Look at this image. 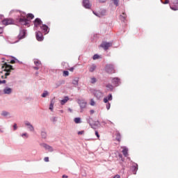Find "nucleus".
I'll list each match as a JSON object with an SVG mask.
<instances>
[{
	"mask_svg": "<svg viewBox=\"0 0 178 178\" xmlns=\"http://www.w3.org/2000/svg\"><path fill=\"white\" fill-rule=\"evenodd\" d=\"M0 84H1V79H0Z\"/></svg>",
	"mask_w": 178,
	"mask_h": 178,
	"instance_id": "69168bd1",
	"label": "nucleus"
},
{
	"mask_svg": "<svg viewBox=\"0 0 178 178\" xmlns=\"http://www.w3.org/2000/svg\"><path fill=\"white\" fill-rule=\"evenodd\" d=\"M68 99H69V97H65L63 99L60 101L61 105H65V104L67 102Z\"/></svg>",
	"mask_w": 178,
	"mask_h": 178,
	"instance_id": "b1692460",
	"label": "nucleus"
},
{
	"mask_svg": "<svg viewBox=\"0 0 178 178\" xmlns=\"http://www.w3.org/2000/svg\"><path fill=\"white\" fill-rule=\"evenodd\" d=\"M34 64L35 65V67H33V69H35V70H39L40 67L41 66V61L34 59Z\"/></svg>",
	"mask_w": 178,
	"mask_h": 178,
	"instance_id": "f8f14e48",
	"label": "nucleus"
},
{
	"mask_svg": "<svg viewBox=\"0 0 178 178\" xmlns=\"http://www.w3.org/2000/svg\"><path fill=\"white\" fill-rule=\"evenodd\" d=\"M6 80L1 81V84H6Z\"/></svg>",
	"mask_w": 178,
	"mask_h": 178,
	"instance_id": "864d4df0",
	"label": "nucleus"
},
{
	"mask_svg": "<svg viewBox=\"0 0 178 178\" xmlns=\"http://www.w3.org/2000/svg\"><path fill=\"white\" fill-rule=\"evenodd\" d=\"M26 19H31V20H33V19H34V15H33L32 13H29L26 16Z\"/></svg>",
	"mask_w": 178,
	"mask_h": 178,
	"instance_id": "c85d7f7f",
	"label": "nucleus"
},
{
	"mask_svg": "<svg viewBox=\"0 0 178 178\" xmlns=\"http://www.w3.org/2000/svg\"><path fill=\"white\" fill-rule=\"evenodd\" d=\"M0 19H3V15H0Z\"/></svg>",
	"mask_w": 178,
	"mask_h": 178,
	"instance_id": "13d9d810",
	"label": "nucleus"
},
{
	"mask_svg": "<svg viewBox=\"0 0 178 178\" xmlns=\"http://www.w3.org/2000/svg\"><path fill=\"white\" fill-rule=\"evenodd\" d=\"M106 108L108 110H109L111 108V104L108 103V104L106 105Z\"/></svg>",
	"mask_w": 178,
	"mask_h": 178,
	"instance_id": "09e8293b",
	"label": "nucleus"
},
{
	"mask_svg": "<svg viewBox=\"0 0 178 178\" xmlns=\"http://www.w3.org/2000/svg\"><path fill=\"white\" fill-rule=\"evenodd\" d=\"M93 60H97V59H101V56L98 54H95L92 57Z\"/></svg>",
	"mask_w": 178,
	"mask_h": 178,
	"instance_id": "c756f323",
	"label": "nucleus"
},
{
	"mask_svg": "<svg viewBox=\"0 0 178 178\" xmlns=\"http://www.w3.org/2000/svg\"><path fill=\"white\" fill-rule=\"evenodd\" d=\"M99 2H102V3L106 2V0H99Z\"/></svg>",
	"mask_w": 178,
	"mask_h": 178,
	"instance_id": "5fc2aeb1",
	"label": "nucleus"
},
{
	"mask_svg": "<svg viewBox=\"0 0 178 178\" xmlns=\"http://www.w3.org/2000/svg\"><path fill=\"white\" fill-rule=\"evenodd\" d=\"M2 69H3L4 72H6L5 73V79H7L8 76H10V72H12V70H15L13 66L8 65L6 63L2 66Z\"/></svg>",
	"mask_w": 178,
	"mask_h": 178,
	"instance_id": "f257e3e1",
	"label": "nucleus"
},
{
	"mask_svg": "<svg viewBox=\"0 0 178 178\" xmlns=\"http://www.w3.org/2000/svg\"><path fill=\"white\" fill-rule=\"evenodd\" d=\"M67 175H63L62 178H67Z\"/></svg>",
	"mask_w": 178,
	"mask_h": 178,
	"instance_id": "bf43d9fd",
	"label": "nucleus"
},
{
	"mask_svg": "<svg viewBox=\"0 0 178 178\" xmlns=\"http://www.w3.org/2000/svg\"><path fill=\"white\" fill-rule=\"evenodd\" d=\"M163 3H164V5L169 3V0H165V2H163Z\"/></svg>",
	"mask_w": 178,
	"mask_h": 178,
	"instance_id": "603ef678",
	"label": "nucleus"
},
{
	"mask_svg": "<svg viewBox=\"0 0 178 178\" xmlns=\"http://www.w3.org/2000/svg\"><path fill=\"white\" fill-rule=\"evenodd\" d=\"M26 37V29L21 30L19 31V34L18 35V39L19 40H23Z\"/></svg>",
	"mask_w": 178,
	"mask_h": 178,
	"instance_id": "ddd939ff",
	"label": "nucleus"
},
{
	"mask_svg": "<svg viewBox=\"0 0 178 178\" xmlns=\"http://www.w3.org/2000/svg\"><path fill=\"white\" fill-rule=\"evenodd\" d=\"M13 90L12 89V88H9V87H6L4 88V89L3 90V94H6L7 95H10V94L13 92Z\"/></svg>",
	"mask_w": 178,
	"mask_h": 178,
	"instance_id": "9d476101",
	"label": "nucleus"
},
{
	"mask_svg": "<svg viewBox=\"0 0 178 178\" xmlns=\"http://www.w3.org/2000/svg\"><path fill=\"white\" fill-rule=\"evenodd\" d=\"M24 124L27 127V129L29 131H32V132L34 131V126H33V124H31V123H30V122L25 121Z\"/></svg>",
	"mask_w": 178,
	"mask_h": 178,
	"instance_id": "6e6552de",
	"label": "nucleus"
},
{
	"mask_svg": "<svg viewBox=\"0 0 178 178\" xmlns=\"http://www.w3.org/2000/svg\"><path fill=\"white\" fill-rule=\"evenodd\" d=\"M112 83L113 84H114V86H119V83H120V79L119 78H113L112 80Z\"/></svg>",
	"mask_w": 178,
	"mask_h": 178,
	"instance_id": "a211bd4d",
	"label": "nucleus"
},
{
	"mask_svg": "<svg viewBox=\"0 0 178 178\" xmlns=\"http://www.w3.org/2000/svg\"><path fill=\"white\" fill-rule=\"evenodd\" d=\"M137 170H138V165L135 164L132 166V172L134 175H137Z\"/></svg>",
	"mask_w": 178,
	"mask_h": 178,
	"instance_id": "6ab92c4d",
	"label": "nucleus"
},
{
	"mask_svg": "<svg viewBox=\"0 0 178 178\" xmlns=\"http://www.w3.org/2000/svg\"><path fill=\"white\" fill-rule=\"evenodd\" d=\"M0 133H3V130L0 129Z\"/></svg>",
	"mask_w": 178,
	"mask_h": 178,
	"instance_id": "052dcab7",
	"label": "nucleus"
},
{
	"mask_svg": "<svg viewBox=\"0 0 178 178\" xmlns=\"http://www.w3.org/2000/svg\"><path fill=\"white\" fill-rule=\"evenodd\" d=\"M41 137L42 138H47V132L44 131V130L43 131H41Z\"/></svg>",
	"mask_w": 178,
	"mask_h": 178,
	"instance_id": "cd10ccee",
	"label": "nucleus"
},
{
	"mask_svg": "<svg viewBox=\"0 0 178 178\" xmlns=\"http://www.w3.org/2000/svg\"><path fill=\"white\" fill-rule=\"evenodd\" d=\"M174 6H170V8L172 10H178V0H175L173 2Z\"/></svg>",
	"mask_w": 178,
	"mask_h": 178,
	"instance_id": "2eb2a0df",
	"label": "nucleus"
},
{
	"mask_svg": "<svg viewBox=\"0 0 178 178\" xmlns=\"http://www.w3.org/2000/svg\"><path fill=\"white\" fill-rule=\"evenodd\" d=\"M107 99H108V101H112V95H109L108 96V97H107Z\"/></svg>",
	"mask_w": 178,
	"mask_h": 178,
	"instance_id": "37998d69",
	"label": "nucleus"
},
{
	"mask_svg": "<svg viewBox=\"0 0 178 178\" xmlns=\"http://www.w3.org/2000/svg\"><path fill=\"white\" fill-rule=\"evenodd\" d=\"M40 145L41 147H43V148L47 151H49V152H54V147H52L51 145L47 143H41Z\"/></svg>",
	"mask_w": 178,
	"mask_h": 178,
	"instance_id": "423d86ee",
	"label": "nucleus"
},
{
	"mask_svg": "<svg viewBox=\"0 0 178 178\" xmlns=\"http://www.w3.org/2000/svg\"><path fill=\"white\" fill-rule=\"evenodd\" d=\"M82 5L86 9H90V0H83Z\"/></svg>",
	"mask_w": 178,
	"mask_h": 178,
	"instance_id": "4468645a",
	"label": "nucleus"
},
{
	"mask_svg": "<svg viewBox=\"0 0 178 178\" xmlns=\"http://www.w3.org/2000/svg\"><path fill=\"white\" fill-rule=\"evenodd\" d=\"M119 156H120V158H122V154H120Z\"/></svg>",
	"mask_w": 178,
	"mask_h": 178,
	"instance_id": "e2e57ef3",
	"label": "nucleus"
},
{
	"mask_svg": "<svg viewBox=\"0 0 178 178\" xmlns=\"http://www.w3.org/2000/svg\"><path fill=\"white\" fill-rule=\"evenodd\" d=\"M90 83L92 84H95V83H97V79L95 77H92L90 79Z\"/></svg>",
	"mask_w": 178,
	"mask_h": 178,
	"instance_id": "473e14b6",
	"label": "nucleus"
},
{
	"mask_svg": "<svg viewBox=\"0 0 178 178\" xmlns=\"http://www.w3.org/2000/svg\"><path fill=\"white\" fill-rule=\"evenodd\" d=\"M127 17V15H126V13H122V15H120V20L122 22H124L126 20V18Z\"/></svg>",
	"mask_w": 178,
	"mask_h": 178,
	"instance_id": "5701e85b",
	"label": "nucleus"
},
{
	"mask_svg": "<svg viewBox=\"0 0 178 178\" xmlns=\"http://www.w3.org/2000/svg\"><path fill=\"white\" fill-rule=\"evenodd\" d=\"M109 100L108 99V97H105L104 99V102L105 103V104H107V102H108Z\"/></svg>",
	"mask_w": 178,
	"mask_h": 178,
	"instance_id": "49530a36",
	"label": "nucleus"
},
{
	"mask_svg": "<svg viewBox=\"0 0 178 178\" xmlns=\"http://www.w3.org/2000/svg\"><path fill=\"white\" fill-rule=\"evenodd\" d=\"M68 111H69V112H71V113L73 112V110H72V108H68Z\"/></svg>",
	"mask_w": 178,
	"mask_h": 178,
	"instance_id": "4d7b16f0",
	"label": "nucleus"
},
{
	"mask_svg": "<svg viewBox=\"0 0 178 178\" xmlns=\"http://www.w3.org/2000/svg\"><path fill=\"white\" fill-rule=\"evenodd\" d=\"M95 69H97V65L93 64L90 67V72H94V70H95Z\"/></svg>",
	"mask_w": 178,
	"mask_h": 178,
	"instance_id": "7c9ffc66",
	"label": "nucleus"
},
{
	"mask_svg": "<svg viewBox=\"0 0 178 178\" xmlns=\"http://www.w3.org/2000/svg\"><path fill=\"white\" fill-rule=\"evenodd\" d=\"M122 151V154L124 156H129V149H127V147H121Z\"/></svg>",
	"mask_w": 178,
	"mask_h": 178,
	"instance_id": "dca6fc26",
	"label": "nucleus"
},
{
	"mask_svg": "<svg viewBox=\"0 0 178 178\" xmlns=\"http://www.w3.org/2000/svg\"><path fill=\"white\" fill-rule=\"evenodd\" d=\"M115 136V139L117 140V141H118V143H120V141L122 140V136L120 135V133L119 131H116Z\"/></svg>",
	"mask_w": 178,
	"mask_h": 178,
	"instance_id": "aec40b11",
	"label": "nucleus"
},
{
	"mask_svg": "<svg viewBox=\"0 0 178 178\" xmlns=\"http://www.w3.org/2000/svg\"><path fill=\"white\" fill-rule=\"evenodd\" d=\"M21 136L22 137H26V138H29V135H27V133H24Z\"/></svg>",
	"mask_w": 178,
	"mask_h": 178,
	"instance_id": "e433bc0d",
	"label": "nucleus"
},
{
	"mask_svg": "<svg viewBox=\"0 0 178 178\" xmlns=\"http://www.w3.org/2000/svg\"><path fill=\"white\" fill-rule=\"evenodd\" d=\"M3 33V28L0 27V34H2Z\"/></svg>",
	"mask_w": 178,
	"mask_h": 178,
	"instance_id": "8fccbe9b",
	"label": "nucleus"
},
{
	"mask_svg": "<svg viewBox=\"0 0 178 178\" xmlns=\"http://www.w3.org/2000/svg\"><path fill=\"white\" fill-rule=\"evenodd\" d=\"M63 75L66 77L69 76V71H64L63 72Z\"/></svg>",
	"mask_w": 178,
	"mask_h": 178,
	"instance_id": "c9c22d12",
	"label": "nucleus"
},
{
	"mask_svg": "<svg viewBox=\"0 0 178 178\" xmlns=\"http://www.w3.org/2000/svg\"><path fill=\"white\" fill-rule=\"evenodd\" d=\"M13 129H14V131L17 130V124H14Z\"/></svg>",
	"mask_w": 178,
	"mask_h": 178,
	"instance_id": "a18cd8bd",
	"label": "nucleus"
},
{
	"mask_svg": "<svg viewBox=\"0 0 178 178\" xmlns=\"http://www.w3.org/2000/svg\"><path fill=\"white\" fill-rule=\"evenodd\" d=\"M74 123H76V124H79L81 123V118H75L74 119Z\"/></svg>",
	"mask_w": 178,
	"mask_h": 178,
	"instance_id": "393cba45",
	"label": "nucleus"
},
{
	"mask_svg": "<svg viewBox=\"0 0 178 178\" xmlns=\"http://www.w3.org/2000/svg\"><path fill=\"white\" fill-rule=\"evenodd\" d=\"M107 88H109V90H113V86L112 85H107L106 86Z\"/></svg>",
	"mask_w": 178,
	"mask_h": 178,
	"instance_id": "58836bf2",
	"label": "nucleus"
},
{
	"mask_svg": "<svg viewBox=\"0 0 178 178\" xmlns=\"http://www.w3.org/2000/svg\"><path fill=\"white\" fill-rule=\"evenodd\" d=\"M54 105H55V101L54 100V99H52L49 105V110L51 111V112H54Z\"/></svg>",
	"mask_w": 178,
	"mask_h": 178,
	"instance_id": "412c9836",
	"label": "nucleus"
},
{
	"mask_svg": "<svg viewBox=\"0 0 178 178\" xmlns=\"http://www.w3.org/2000/svg\"><path fill=\"white\" fill-rule=\"evenodd\" d=\"M31 20L26 18V17H22L19 19V23L22 24V26H29L30 24Z\"/></svg>",
	"mask_w": 178,
	"mask_h": 178,
	"instance_id": "7ed1b4c3",
	"label": "nucleus"
},
{
	"mask_svg": "<svg viewBox=\"0 0 178 178\" xmlns=\"http://www.w3.org/2000/svg\"><path fill=\"white\" fill-rule=\"evenodd\" d=\"M33 24H34L33 30H35V31H37L38 27H40V26H41V24H42V21L40 18H36L33 21Z\"/></svg>",
	"mask_w": 178,
	"mask_h": 178,
	"instance_id": "20e7f679",
	"label": "nucleus"
},
{
	"mask_svg": "<svg viewBox=\"0 0 178 178\" xmlns=\"http://www.w3.org/2000/svg\"><path fill=\"white\" fill-rule=\"evenodd\" d=\"M60 113H63V110H60Z\"/></svg>",
	"mask_w": 178,
	"mask_h": 178,
	"instance_id": "680f3d73",
	"label": "nucleus"
},
{
	"mask_svg": "<svg viewBox=\"0 0 178 178\" xmlns=\"http://www.w3.org/2000/svg\"><path fill=\"white\" fill-rule=\"evenodd\" d=\"M10 63L13 64V63H16V59H13L10 60Z\"/></svg>",
	"mask_w": 178,
	"mask_h": 178,
	"instance_id": "de8ad7c7",
	"label": "nucleus"
},
{
	"mask_svg": "<svg viewBox=\"0 0 178 178\" xmlns=\"http://www.w3.org/2000/svg\"><path fill=\"white\" fill-rule=\"evenodd\" d=\"M72 84L74 86H79V78H74V79L72 81Z\"/></svg>",
	"mask_w": 178,
	"mask_h": 178,
	"instance_id": "bb28decb",
	"label": "nucleus"
},
{
	"mask_svg": "<svg viewBox=\"0 0 178 178\" xmlns=\"http://www.w3.org/2000/svg\"><path fill=\"white\" fill-rule=\"evenodd\" d=\"M44 162H49V157H44Z\"/></svg>",
	"mask_w": 178,
	"mask_h": 178,
	"instance_id": "79ce46f5",
	"label": "nucleus"
},
{
	"mask_svg": "<svg viewBox=\"0 0 178 178\" xmlns=\"http://www.w3.org/2000/svg\"><path fill=\"white\" fill-rule=\"evenodd\" d=\"M95 133L96 137H97V138H99V134L98 133V131H95Z\"/></svg>",
	"mask_w": 178,
	"mask_h": 178,
	"instance_id": "c03bdc74",
	"label": "nucleus"
},
{
	"mask_svg": "<svg viewBox=\"0 0 178 178\" xmlns=\"http://www.w3.org/2000/svg\"><path fill=\"white\" fill-rule=\"evenodd\" d=\"M1 79H4L3 76H1Z\"/></svg>",
	"mask_w": 178,
	"mask_h": 178,
	"instance_id": "0e129e2a",
	"label": "nucleus"
},
{
	"mask_svg": "<svg viewBox=\"0 0 178 178\" xmlns=\"http://www.w3.org/2000/svg\"><path fill=\"white\" fill-rule=\"evenodd\" d=\"M95 111H94V110H92V111H90V114L92 115V114L95 113Z\"/></svg>",
	"mask_w": 178,
	"mask_h": 178,
	"instance_id": "6e6d98bb",
	"label": "nucleus"
},
{
	"mask_svg": "<svg viewBox=\"0 0 178 178\" xmlns=\"http://www.w3.org/2000/svg\"><path fill=\"white\" fill-rule=\"evenodd\" d=\"M70 72H73L74 70V67H72L69 69Z\"/></svg>",
	"mask_w": 178,
	"mask_h": 178,
	"instance_id": "3c124183",
	"label": "nucleus"
},
{
	"mask_svg": "<svg viewBox=\"0 0 178 178\" xmlns=\"http://www.w3.org/2000/svg\"><path fill=\"white\" fill-rule=\"evenodd\" d=\"M106 72L109 74H113L116 73V70H115V67L112 64H108L106 66Z\"/></svg>",
	"mask_w": 178,
	"mask_h": 178,
	"instance_id": "f03ea898",
	"label": "nucleus"
},
{
	"mask_svg": "<svg viewBox=\"0 0 178 178\" xmlns=\"http://www.w3.org/2000/svg\"><path fill=\"white\" fill-rule=\"evenodd\" d=\"M78 134H79V136H81V135L84 134V131H78Z\"/></svg>",
	"mask_w": 178,
	"mask_h": 178,
	"instance_id": "a19ab883",
	"label": "nucleus"
},
{
	"mask_svg": "<svg viewBox=\"0 0 178 178\" xmlns=\"http://www.w3.org/2000/svg\"><path fill=\"white\" fill-rule=\"evenodd\" d=\"M40 29L44 31V33H49V28L46 24H42Z\"/></svg>",
	"mask_w": 178,
	"mask_h": 178,
	"instance_id": "f3484780",
	"label": "nucleus"
},
{
	"mask_svg": "<svg viewBox=\"0 0 178 178\" xmlns=\"http://www.w3.org/2000/svg\"><path fill=\"white\" fill-rule=\"evenodd\" d=\"M99 127V122H95V124H91L92 129H97Z\"/></svg>",
	"mask_w": 178,
	"mask_h": 178,
	"instance_id": "4be33fe9",
	"label": "nucleus"
},
{
	"mask_svg": "<svg viewBox=\"0 0 178 178\" xmlns=\"http://www.w3.org/2000/svg\"><path fill=\"white\" fill-rule=\"evenodd\" d=\"M1 116H4V117H6V116H9V115H10V113L6 111H3L1 112Z\"/></svg>",
	"mask_w": 178,
	"mask_h": 178,
	"instance_id": "a878e982",
	"label": "nucleus"
},
{
	"mask_svg": "<svg viewBox=\"0 0 178 178\" xmlns=\"http://www.w3.org/2000/svg\"><path fill=\"white\" fill-rule=\"evenodd\" d=\"M78 104L81 108V109H84L86 106H87V102H86L84 100L78 99Z\"/></svg>",
	"mask_w": 178,
	"mask_h": 178,
	"instance_id": "9b49d317",
	"label": "nucleus"
},
{
	"mask_svg": "<svg viewBox=\"0 0 178 178\" xmlns=\"http://www.w3.org/2000/svg\"><path fill=\"white\" fill-rule=\"evenodd\" d=\"M90 105H91L92 106H95V102H94V100L91 99V100H90Z\"/></svg>",
	"mask_w": 178,
	"mask_h": 178,
	"instance_id": "ea45409f",
	"label": "nucleus"
},
{
	"mask_svg": "<svg viewBox=\"0 0 178 178\" xmlns=\"http://www.w3.org/2000/svg\"><path fill=\"white\" fill-rule=\"evenodd\" d=\"M51 120H52L53 122H58V118H56V117H52V118H51Z\"/></svg>",
	"mask_w": 178,
	"mask_h": 178,
	"instance_id": "4c0bfd02",
	"label": "nucleus"
},
{
	"mask_svg": "<svg viewBox=\"0 0 178 178\" xmlns=\"http://www.w3.org/2000/svg\"><path fill=\"white\" fill-rule=\"evenodd\" d=\"M35 37L38 41H43L44 36L42 35V33L41 31L35 32Z\"/></svg>",
	"mask_w": 178,
	"mask_h": 178,
	"instance_id": "1a4fd4ad",
	"label": "nucleus"
},
{
	"mask_svg": "<svg viewBox=\"0 0 178 178\" xmlns=\"http://www.w3.org/2000/svg\"><path fill=\"white\" fill-rule=\"evenodd\" d=\"M3 24H4V26H9V24H15V21L13 20V19L11 18H7V19H4L2 21Z\"/></svg>",
	"mask_w": 178,
	"mask_h": 178,
	"instance_id": "39448f33",
	"label": "nucleus"
},
{
	"mask_svg": "<svg viewBox=\"0 0 178 178\" xmlns=\"http://www.w3.org/2000/svg\"><path fill=\"white\" fill-rule=\"evenodd\" d=\"M114 5L119 6V0H113Z\"/></svg>",
	"mask_w": 178,
	"mask_h": 178,
	"instance_id": "f704fd0d",
	"label": "nucleus"
},
{
	"mask_svg": "<svg viewBox=\"0 0 178 178\" xmlns=\"http://www.w3.org/2000/svg\"><path fill=\"white\" fill-rule=\"evenodd\" d=\"M47 95H48V92L47 90H44L41 96L42 97V98H45L47 97Z\"/></svg>",
	"mask_w": 178,
	"mask_h": 178,
	"instance_id": "2f4dec72",
	"label": "nucleus"
},
{
	"mask_svg": "<svg viewBox=\"0 0 178 178\" xmlns=\"http://www.w3.org/2000/svg\"><path fill=\"white\" fill-rule=\"evenodd\" d=\"M100 47L102 48H104L106 51L107 49H109V48H111V47H112V42H103L100 44Z\"/></svg>",
	"mask_w": 178,
	"mask_h": 178,
	"instance_id": "0eeeda50",
	"label": "nucleus"
},
{
	"mask_svg": "<svg viewBox=\"0 0 178 178\" xmlns=\"http://www.w3.org/2000/svg\"><path fill=\"white\" fill-rule=\"evenodd\" d=\"M12 58H13V59H15L17 63H19V65H23V62L17 60L16 58H15L13 56Z\"/></svg>",
	"mask_w": 178,
	"mask_h": 178,
	"instance_id": "72a5a7b5",
	"label": "nucleus"
}]
</instances>
